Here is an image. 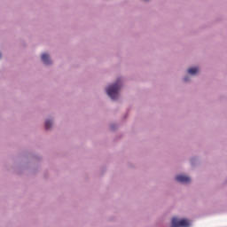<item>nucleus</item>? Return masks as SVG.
<instances>
[{
	"mask_svg": "<svg viewBox=\"0 0 227 227\" xmlns=\"http://www.w3.org/2000/svg\"><path fill=\"white\" fill-rule=\"evenodd\" d=\"M121 88V85L120 84V81H117L114 85L108 86L106 89V93L112 100H116L119 97V91Z\"/></svg>",
	"mask_w": 227,
	"mask_h": 227,
	"instance_id": "nucleus-1",
	"label": "nucleus"
},
{
	"mask_svg": "<svg viewBox=\"0 0 227 227\" xmlns=\"http://www.w3.org/2000/svg\"><path fill=\"white\" fill-rule=\"evenodd\" d=\"M191 222L187 219L179 220L177 217H173L171 221V227H190Z\"/></svg>",
	"mask_w": 227,
	"mask_h": 227,
	"instance_id": "nucleus-2",
	"label": "nucleus"
},
{
	"mask_svg": "<svg viewBox=\"0 0 227 227\" xmlns=\"http://www.w3.org/2000/svg\"><path fill=\"white\" fill-rule=\"evenodd\" d=\"M176 182H180L181 184H189L191 182V177L184 175H179L176 176Z\"/></svg>",
	"mask_w": 227,
	"mask_h": 227,
	"instance_id": "nucleus-3",
	"label": "nucleus"
},
{
	"mask_svg": "<svg viewBox=\"0 0 227 227\" xmlns=\"http://www.w3.org/2000/svg\"><path fill=\"white\" fill-rule=\"evenodd\" d=\"M41 59L44 65H51V58L49 57V54L43 53L41 57Z\"/></svg>",
	"mask_w": 227,
	"mask_h": 227,
	"instance_id": "nucleus-4",
	"label": "nucleus"
},
{
	"mask_svg": "<svg viewBox=\"0 0 227 227\" xmlns=\"http://www.w3.org/2000/svg\"><path fill=\"white\" fill-rule=\"evenodd\" d=\"M198 72H199L198 67H191L188 69V74H191V75H196Z\"/></svg>",
	"mask_w": 227,
	"mask_h": 227,
	"instance_id": "nucleus-5",
	"label": "nucleus"
},
{
	"mask_svg": "<svg viewBox=\"0 0 227 227\" xmlns=\"http://www.w3.org/2000/svg\"><path fill=\"white\" fill-rule=\"evenodd\" d=\"M51 127H52V121L47 120L45 121V129H46V130H49V129H51Z\"/></svg>",
	"mask_w": 227,
	"mask_h": 227,
	"instance_id": "nucleus-6",
	"label": "nucleus"
},
{
	"mask_svg": "<svg viewBox=\"0 0 227 227\" xmlns=\"http://www.w3.org/2000/svg\"><path fill=\"white\" fill-rule=\"evenodd\" d=\"M184 81H189V77H185V78H184Z\"/></svg>",
	"mask_w": 227,
	"mask_h": 227,
	"instance_id": "nucleus-7",
	"label": "nucleus"
},
{
	"mask_svg": "<svg viewBox=\"0 0 227 227\" xmlns=\"http://www.w3.org/2000/svg\"><path fill=\"white\" fill-rule=\"evenodd\" d=\"M2 54L0 53V58H1Z\"/></svg>",
	"mask_w": 227,
	"mask_h": 227,
	"instance_id": "nucleus-8",
	"label": "nucleus"
}]
</instances>
